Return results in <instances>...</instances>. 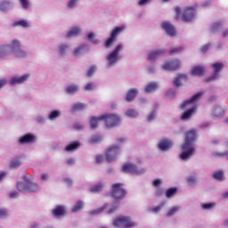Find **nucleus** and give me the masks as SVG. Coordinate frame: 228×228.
Masks as SVG:
<instances>
[{
    "mask_svg": "<svg viewBox=\"0 0 228 228\" xmlns=\"http://www.w3.org/2000/svg\"><path fill=\"white\" fill-rule=\"evenodd\" d=\"M177 211H179V207H173L167 213V216H174V215H175Z\"/></svg>",
    "mask_w": 228,
    "mask_h": 228,
    "instance_id": "37998d69",
    "label": "nucleus"
},
{
    "mask_svg": "<svg viewBox=\"0 0 228 228\" xmlns=\"http://www.w3.org/2000/svg\"><path fill=\"white\" fill-rule=\"evenodd\" d=\"M117 209H118V202H115L112 204V208H110L107 213H109V215H111V213H115V211H117Z\"/></svg>",
    "mask_w": 228,
    "mask_h": 228,
    "instance_id": "09e8293b",
    "label": "nucleus"
},
{
    "mask_svg": "<svg viewBox=\"0 0 228 228\" xmlns=\"http://www.w3.org/2000/svg\"><path fill=\"white\" fill-rule=\"evenodd\" d=\"M27 191L28 193H35L36 191H38V184L33 183H28L27 184Z\"/></svg>",
    "mask_w": 228,
    "mask_h": 228,
    "instance_id": "cd10ccee",
    "label": "nucleus"
},
{
    "mask_svg": "<svg viewBox=\"0 0 228 228\" xmlns=\"http://www.w3.org/2000/svg\"><path fill=\"white\" fill-rule=\"evenodd\" d=\"M126 114L127 115V117H131L132 118H134V117H138V112H136V110L133 109L126 110Z\"/></svg>",
    "mask_w": 228,
    "mask_h": 228,
    "instance_id": "c03bdc74",
    "label": "nucleus"
},
{
    "mask_svg": "<svg viewBox=\"0 0 228 228\" xmlns=\"http://www.w3.org/2000/svg\"><path fill=\"white\" fill-rule=\"evenodd\" d=\"M78 90H79V87L76 85L69 86L66 88L67 94H76V92H77Z\"/></svg>",
    "mask_w": 228,
    "mask_h": 228,
    "instance_id": "f704fd0d",
    "label": "nucleus"
},
{
    "mask_svg": "<svg viewBox=\"0 0 228 228\" xmlns=\"http://www.w3.org/2000/svg\"><path fill=\"white\" fill-rule=\"evenodd\" d=\"M103 188V185L102 183H97L96 185L91 187L89 189V191H91L92 193H99V191H101Z\"/></svg>",
    "mask_w": 228,
    "mask_h": 228,
    "instance_id": "473e14b6",
    "label": "nucleus"
},
{
    "mask_svg": "<svg viewBox=\"0 0 228 228\" xmlns=\"http://www.w3.org/2000/svg\"><path fill=\"white\" fill-rule=\"evenodd\" d=\"M203 209H211L213 208V203H203L202 205Z\"/></svg>",
    "mask_w": 228,
    "mask_h": 228,
    "instance_id": "4d7b16f0",
    "label": "nucleus"
},
{
    "mask_svg": "<svg viewBox=\"0 0 228 228\" xmlns=\"http://www.w3.org/2000/svg\"><path fill=\"white\" fill-rule=\"evenodd\" d=\"M12 53H13L16 58H25L26 56V52L20 49V42L19 40H13L12 45H5L0 46V60H5Z\"/></svg>",
    "mask_w": 228,
    "mask_h": 228,
    "instance_id": "f03ea898",
    "label": "nucleus"
},
{
    "mask_svg": "<svg viewBox=\"0 0 228 228\" xmlns=\"http://www.w3.org/2000/svg\"><path fill=\"white\" fill-rule=\"evenodd\" d=\"M209 47H211V44L209 43L203 45L200 49L201 53H208V51H209Z\"/></svg>",
    "mask_w": 228,
    "mask_h": 228,
    "instance_id": "864d4df0",
    "label": "nucleus"
},
{
    "mask_svg": "<svg viewBox=\"0 0 228 228\" xmlns=\"http://www.w3.org/2000/svg\"><path fill=\"white\" fill-rule=\"evenodd\" d=\"M85 206V203L81 200H78L74 208H72L73 213H77L78 211H81L83 209V207Z\"/></svg>",
    "mask_w": 228,
    "mask_h": 228,
    "instance_id": "2f4dec72",
    "label": "nucleus"
},
{
    "mask_svg": "<svg viewBox=\"0 0 228 228\" xmlns=\"http://www.w3.org/2000/svg\"><path fill=\"white\" fill-rule=\"evenodd\" d=\"M101 117L97 118V117H93L90 119V126H91V129H97V127H99V122H101L100 119Z\"/></svg>",
    "mask_w": 228,
    "mask_h": 228,
    "instance_id": "bb28decb",
    "label": "nucleus"
},
{
    "mask_svg": "<svg viewBox=\"0 0 228 228\" xmlns=\"http://www.w3.org/2000/svg\"><path fill=\"white\" fill-rule=\"evenodd\" d=\"M108 205L103 206L102 208H100L96 210H93L90 212V215H101V213H102V211H104V209H106Z\"/></svg>",
    "mask_w": 228,
    "mask_h": 228,
    "instance_id": "de8ad7c7",
    "label": "nucleus"
},
{
    "mask_svg": "<svg viewBox=\"0 0 228 228\" xmlns=\"http://www.w3.org/2000/svg\"><path fill=\"white\" fill-rule=\"evenodd\" d=\"M183 51V47H171L169 50V54H177V53H181Z\"/></svg>",
    "mask_w": 228,
    "mask_h": 228,
    "instance_id": "a18cd8bd",
    "label": "nucleus"
},
{
    "mask_svg": "<svg viewBox=\"0 0 228 228\" xmlns=\"http://www.w3.org/2000/svg\"><path fill=\"white\" fill-rule=\"evenodd\" d=\"M95 70H97V67L96 66H92L91 68H89V69L87 70V77H92V76H94Z\"/></svg>",
    "mask_w": 228,
    "mask_h": 228,
    "instance_id": "8fccbe9b",
    "label": "nucleus"
},
{
    "mask_svg": "<svg viewBox=\"0 0 228 228\" xmlns=\"http://www.w3.org/2000/svg\"><path fill=\"white\" fill-rule=\"evenodd\" d=\"M90 143H99V142H101V136L99 135H93L90 138Z\"/></svg>",
    "mask_w": 228,
    "mask_h": 228,
    "instance_id": "3c124183",
    "label": "nucleus"
},
{
    "mask_svg": "<svg viewBox=\"0 0 228 228\" xmlns=\"http://www.w3.org/2000/svg\"><path fill=\"white\" fill-rule=\"evenodd\" d=\"M138 95V89H130L126 94V102H132V101H134V98Z\"/></svg>",
    "mask_w": 228,
    "mask_h": 228,
    "instance_id": "4be33fe9",
    "label": "nucleus"
},
{
    "mask_svg": "<svg viewBox=\"0 0 228 228\" xmlns=\"http://www.w3.org/2000/svg\"><path fill=\"white\" fill-rule=\"evenodd\" d=\"M85 49H86L85 45H80L73 52L74 56H79V54H83L85 53Z\"/></svg>",
    "mask_w": 228,
    "mask_h": 228,
    "instance_id": "c9c22d12",
    "label": "nucleus"
},
{
    "mask_svg": "<svg viewBox=\"0 0 228 228\" xmlns=\"http://www.w3.org/2000/svg\"><path fill=\"white\" fill-rule=\"evenodd\" d=\"M14 26H21V28H29V24L26 20H21L19 21L14 22Z\"/></svg>",
    "mask_w": 228,
    "mask_h": 228,
    "instance_id": "a19ab883",
    "label": "nucleus"
},
{
    "mask_svg": "<svg viewBox=\"0 0 228 228\" xmlns=\"http://www.w3.org/2000/svg\"><path fill=\"white\" fill-rule=\"evenodd\" d=\"M122 186L123 184L120 183L112 185L111 195L115 200H122L127 195V191Z\"/></svg>",
    "mask_w": 228,
    "mask_h": 228,
    "instance_id": "0eeeda50",
    "label": "nucleus"
},
{
    "mask_svg": "<svg viewBox=\"0 0 228 228\" xmlns=\"http://www.w3.org/2000/svg\"><path fill=\"white\" fill-rule=\"evenodd\" d=\"M181 81H188V76H186L185 74H180L178 75V77L175 79V81L173 82V85L175 86H181Z\"/></svg>",
    "mask_w": 228,
    "mask_h": 228,
    "instance_id": "5701e85b",
    "label": "nucleus"
},
{
    "mask_svg": "<svg viewBox=\"0 0 228 228\" xmlns=\"http://www.w3.org/2000/svg\"><path fill=\"white\" fill-rule=\"evenodd\" d=\"M124 29H126V27H116L110 33V37L105 41L104 45L107 49H110L111 45L117 42V37L120 35V33H124Z\"/></svg>",
    "mask_w": 228,
    "mask_h": 228,
    "instance_id": "20e7f679",
    "label": "nucleus"
},
{
    "mask_svg": "<svg viewBox=\"0 0 228 228\" xmlns=\"http://www.w3.org/2000/svg\"><path fill=\"white\" fill-rule=\"evenodd\" d=\"M161 28L162 29H165L166 33H167L169 35V37H175L176 35V31H175V28L174 27V25H172V23L168 22V21H164L161 24Z\"/></svg>",
    "mask_w": 228,
    "mask_h": 228,
    "instance_id": "2eb2a0df",
    "label": "nucleus"
},
{
    "mask_svg": "<svg viewBox=\"0 0 228 228\" xmlns=\"http://www.w3.org/2000/svg\"><path fill=\"white\" fill-rule=\"evenodd\" d=\"M187 183L190 186H191V184H195V183H197V179L195 178V176H189L187 178Z\"/></svg>",
    "mask_w": 228,
    "mask_h": 228,
    "instance_id": "603ef678",
    "label": "nucleus"
},
{
    "mask_svg": "<svg viewBox=\"0 0 228 228\" xmlns=\"http://www.w3.org/2000/svg\"><path fill=\"white\" fill-rule=\"evenodd\" d=\"M67 49H69V45H61L60 46V53L61 54H64L65 53V51H67Z\"/></svg>",
    "mask_w": 228,
    "mask_h": 228,
    "instance_id": "5fc2aeb1",
    "label": "nucleus"
},
{
    "mask_svg": "<svg viewBox=\"0 0 228 228\" xmlns=\"http://www.w3.org/2000/svg\"><path fill=\"white\" fill-rule=\"evenodd\" d=\"M52 215H53L55 218H60V216H65V215H67V210H65L64 206L58 205L52 210Z\"/></svg>",
    "mask_w": 228,
    "mask_h": 228,
    "instance_id": "dca6fc26",
    "label": "nucleus"
},
{
    "mask_svg": "<svg viewBox=\"0 0 228 228\" xmlns=\"http://www.w3.org/2000/svg\"><path fill=\"white\" fill-rule=\"evenodd\" d=\"M76 3H77V0H70L68 4L69 8H74L76 6Z\"/></svg>",
    "mask_w": 228,
    "mask_h": 228,
    "instance_id": "e2e57ef3",
    "label": "nucleus"
},
{
    "mask_svg": "<svg viewBox=\"0 0 228 228\" xmlns=\"http://www.w3.org/2000/svg\"><path fill=\"white\" fill-rule=\"evenodd\" d=\"M81 33V28L78 27L72 28L67 33L68 38H72V37H77Z\"/></svg>",
    "mask_w": 228,
    "mask_h": 228,
    "instance_id": "393cba45",
    "label": "nucleus"
},
{
    "mask_svg": "<svg viewBox=\"0 0 228 228\" xmlns=\"http://www.w3.org/2000/svg\"><path fill=\"white\" fill-rule=\"evenodd\" d=\"M123 172L135 174L136 175H140V174H144L145 169H138V167L134 164H125L122 167Z\"/></svg>",
    "mask_w": 228,
    "mask_h": 228,
    "instance_id": "9d476101",
    "label": "nucleus"
},
{
    "mask_svg": "<svg viewBox=\"0 0 228 228\" xmlns=\"http://www.w3.org/2000/svg\"><path fill=\"white\" fill-rule=\"evenodd\" d=\"M192 76H204V67L195 66L191 69Z\"/></svg>",
    "mask_w": 228,
    "mask_h": 228,
    "instance_id": "a878e982",
    "label": "nucleus"
},
{
    "mask_svg": "<svg viewBox=\"0 0 228 228\" xmlns=\"http://www.w3.org/2000/svg\"><path fill=\"white\" fill-rule=\"evenodd\" d=\"M34 142H37V137L32 134H26L19 140V143L21 145H24V143H34Z\"/></svg>",
    "mask_w": 228,
    "mask_h": 228,
    "instance_id": "f3484780",
    "label": "nucleus"
},
{
    "mask_svg": "<svg viewBox=\"0 0 228 228\" xmlns=\"http://www.w3.org/2000/svg\"><path fill=\"white\" fill-rule=\"evenodd\" d=\"M196 112H197V107H192L182 114L181 119L189 120V118H191V117H193V113H196Z\"/></svg>",
    "mask_w": 228,
    "mask_h": 228,
    "instance_id": "aec40b11",
    "label": "nucleus"
},
{
    "mask_svg": "<svg viewBox=\"0 0 228 228\" xmlns=\"http://www.w3.org/2000/svg\"><path fill=\"white\" fill-rule=\"evenodd\" d=\"M177 193V189L175 187L169 188L166 191V197L170 199V197H174Z\"/></svg>",
    "mask_w": 228,
    "mask_h": 228,
    "instance_id": "72a5a7b5",
    "label": "nucleus"
},
{
    "mask_svg": "<svg viewBox=\"0 0 228 228\" xmlns=\"http://www.w3.org/2000/svg\"><path fill=\"white\" fill-rule=\"evenodd\" d=\"M163 208V204L162 205H159L157 207H154L151 211L152 213H159V211H161V208Z\"/></svg>",
    "mask_w": 228,
    "mask_h": 228,
    "instance_id": "13d9d810",
    "label": "nucleus"
},
{
    "mask_svg": "<svg viewBox=\"0 0 228 228\" xmlns=\"http://www.w3.org/2000/svg\"><path fill=\"white\" fill-rule=\"evenodd\" d=\"M17 190H19V191H28V184H26L22 182H18L17 183Z\"/></svg>",
    "mask_w": 228,
    "mask_h": 228,
    "instance_id": "4c0bfd02",
    "label": "nucleus"
},
{
    "mask_svg": "<svg viewBox=\"0 0 228 228\" xmlns=\"http://www.w3.org/2000/svg\"><path fill=\"white\" fill-rule=\"evenodd\" d=\"M212 69H214V73L212 77L207 78V83H210V81H215L216 79V76L220 74V71L224 69V63L222 62L213 63Z\"/></svg>",
    "mask_w": 228,
    "mask_h": 228,
    "instance_id": "f8f14e48",
    "label": "nucleus"
},
{
    "mask_svg": "<svg viewBox=\"0 0 228 228\" xmlns=\"http://www.w3.org/2000/svg\"><path fill=\"white\" fill-rule=\"evenodd\" d=\"M87 38H88V40H90L91 42H93V44H98V43H99V40L94 39V38H95V34H94V32H90V33L87 35Z\"/></svg>",
    "mask_w": 228,
    "mask_h": 228,
    "instance_id": "49530a36",
    "label": "nucleus"
},
{
    "mask_svg": "<svg viewBox=\"0 0 228 228\" xmlns=\"http://www.w3.org/2000/svg\"><path fill=\"white\" fill-rule=\"evenodd\" d=\"M29 78L28 74H25L21 77H14L11 78L10 85H22V83H25Z\"/></svg>",
    "mask_w": 228,
    "mask_h": 228,
    "instance_id": "6ab92c4d",
    "label": "nucleus"
},
{
    "mask_svg": "<svg viewBox=\"0 0 228 228\" xmlns=\"http://www.w3.org/2000/svg\"><path fill=\"white\" fill-rule=\"evenodd\" d=\"M95 159H96V163H102V161H104V156L97 155Z\"/></svg>",
    "mask_w": 228,
    "mask_h": 228,
    "instance_id": "680f3d73",
    "label": "nucleus"
},
{
    "mask_svg": "<svg viewBox=\"0 0 228 228\" xmlns=\"http://www.w3.org/2000/svg\"><path fill=\"white\" fill-rule=\"evenodd\" d=\"M10 199H17L19 197V192L17 191H13L9 194Z\"/></svg>",
    "mask_w": 228,
    "mask_h": 228,
    "instance_id": "bf43d9fd",
    "label": "nucleus"
},
{
    "mask_svg": "<svg viewBox=\"0 0 228 228\" xmlns=\"http://www.w3.org/2000/svg\"><path fill=\"white\" fill-rule=\"evenodd\" d=\"M20 165H22V161H20V157H18L11 161L10 168H19Z\"/></svg>",
    "mask_w": 228,
    "mask_h": 228,
    "instance_id": "c756f323",
    "label": "nucleus"
},
{
    "mask_svg": "<svg viewBox=\"0 0 228 228\" xmlns=\"http://www.w3.org/2000/svg\"><path fill=\"white\" fill-rule=\"evenodd\" d=\"M152 0H139L138 4L139 6H143L145 4H149Z\"/></svg>",
    "mask_w": 228,
    "mask_h": 228,
    "instance_id": "052dcab7",
    "label": "nucleus"
},
{
    "mask_svg": "<svg viewBox=\"0 0 228 228\" xmlns=\"http://www.w3.org/2000/svg\"><path fill=\"white\" fill-rule=\"evenodd\" d=\"M58 117H60V110H53L48 118L49 120H55V118H58Z\"/></svg>",
    "mask_w": 228,
    "mask_h": 228,
    "instance_id": "ea45409f",
    "label": "nucleus"
},
{
    "mask_svg": "<svg viewBox=\"0 0 228 228\" xmlns=\"http://www.w3.org/2000/svg\"><path fill=\"white\" fill-rule=\"evenodd\" d=\"M48 178H49V174H47V173H43V174L41 175V179H42V181H47Z\"/></svg>",
    "mask_w": 228,
    "mask_h": 228,
    "instance_id": "774afa93",
    "label": "nucleus"
},
{
    "mask_svg": "<svg viewBox=\"0 0 228 228\" xmlns=\"http://www.w3.org/2000/svg\"><path fill=\"white\" fill-rule=\"evenodd\" d=\"M160 185H161V180L156 179L153 181V186H155L156 188L159 187Z\"/></svg>",
    "mask_w": 228,
    "mask_h": 228,
    "instance_id": "338daca9",
    "label": "nucleus"
},
{
    "mask_svg": "<svg viewBox=\"0 0 228 228\" xmlns=\"http://www.w3.org/2000/svg\"><path fill=\"white\" fill-rule=\"evenodd\" d=\"M202 95H204V93H197L191 99L183 102L181 104L180 106L181 110H186V108H190L191 106H195V103L198 101H200V99L202 98Z\"/></svg>",
    "mask_w": 228,
    "mask_h": 228,
    "instance_id": "1a4fd4ad",
    "label": "nucleus"
},
{
    "mask_svg": "<svg viewBox=\"0 0 228 228\" xmlns=\"http://www.w3.org/2000/svg\"><path fill=\"white\" fill-rule=\"evenodd\" d=\"M163 54H165V50L163 49L151 51L148 56V60L150 61H156V60H158V58L160 56H163Z\"/></svg>",
    "mask_w": 228,
    "mask_h": 228,
    "instance_id": "a211bd4d",
    "label": "nucleus"
},
{
    "mask_svg": "<svg viewBox=\"0 0 228 228\" xmlns=\"http://www.w3.org/2000/svg\"><path fill=\"white\" fill-rule=\"evenodd\" d=\"M124 49L122 45H118L115 49L107 55V65L108 67H113V65H117L118 62V54H120V51Z\"/></svg>",
    "mask_w": 228,
    "mask_h": 228,
    "instance_id": "7ed1b4c3",
    "label": "nucleus"
},
{
    "mask_svg": "<svg viewBox=\"0 0 228 228\" xmlns=\"http://www.w3.org/2000/svg\"><path fill=\"white\" fill-rule=\"evenodd\" d=\"M64 183L68 184V186H72L74 184V182L70 178H65Z\"/></svg>",
    "mask_w": 228,
    "mask_h": 228,
    "instance_id": "0e129e2a",
    "label": "nucleus"
},
{
    "mask_svg": "<svg viewBox=\"0 0 228 228\" xmlns=\"http://www.w3.org/2000/svg\"><path fill=\"white\" fill-rule=\"evenodd\" d=\"M85 108H86V105L85 103H75L72 108H71V111H73V113H76V111H81L83 110Z\"/></svg>",
    "mask_w": 228,
    "mask_h": 228,
    "instance_id": "7c9ffc66",
    "label": "nucleus"
},
{
    "mask_svg": "<svg viewBox=\"0 0 228 228\" xmlns=\"http://www.w3.org/2000/svg\"><path fill=\"white\" fill-rule=\"evenodd\" d=\"M19 2L20 4L22 6L23 10H28V8H29V5L31 4L29 0H19Z\"/></svg>",
    "mask_w": 228,
    "mask_h": 228,
    "instance_id": "79ce46f5",
    "label": "nucleus"
},
{
    "mask_svg": "<svg viewBox=\"0 0 228 228\" xmlns=\"http://www.w3.org/2000/svg\"><path fill=\"white\" fill-rule=\"evenodd\" d=\"M4 216H8V211L4 208L0 209V218H4Z\"/></svg>",
    "mask_w": 228,
    "mask_h": 228,
    "instance_id": "6e6d98bb",
    "label": "nucleus"
},
{
    "mask_svg": "<svg viewBox=\"0 0 228 228\" xmlns=\"http://www.w3.org/2000/svg\"><path fill=\"white\" fill-rule=\"evenodd\" d=\"M100 119L105 120L107 127H115L120 124V118L115 114L103 115L100 117Z\"/></svg>",
    "mask_w": 228,
    "mask_h": 228,
    "instance_id": "6e6552de",
    "label": "nucleus"
},
{
    "mask_svg": "<svg viewBox=\"0 0 228 228\" xmlns=\"http://www.w3.org/2000/svg\"><path fill=\"white\" fill-rule=\"evenodd\" d=\"M213 177L216 181H220V182L224 181V171H217L214 173Z\"/></svg>",
    "mask_w": 228,
    "mask_h": 228,
    "instance_id": "e433bc0d",
    "label": "nucleus"
},
{
    "mask_svg": "<svg viewBox=\"0 0 228 228\" xmlns=\"http://www.w3.org/2000/svg\"><path fill=\"white\" fill-rule=\"evenodd\" d=\"M120 154V147L117 145L109 146L106 150L105 156L108 163H113L117 161V156Z\"/></svg>",
    "mask_w": 228,
    "mask_h": 228,
    "instance_id": "39448f33",
    "label": "nucleus"
},
{
    "mask_svg": "<svg viewBox=\"0 0 228 228\" xmlns=\"http://www.w3.org/2000/svg\"><path fill=\"white\" fill-rule=\"evenodd\" d=\"M195 17V9L193 7H188L184 10L182 20L183 22H191Z\"/></svg>",
    "mask_w": 228,
    "mask_h": 228,
    "instance_id": "ddd939ff",
    "label": "nucleus"
},
{
    "mask_svg": "<svg viewBox=\"0 0 228 228\" xmlns=\"http://www.w3.org/2000/svg\"><path fill=\"white\" fill-rule=\"evenodd\" d=\"M216 156H217V158H225V156H227V159H228V152L216 153Z\"/></svg>",
    "mask_w": 228,
    "mask_h": 228,
    "instance_id": "69168bd1",
    "label": "nucleus"
},
{
    "mask_svg": "<svg viewBox=\"0 0 228 228\" xmlns=\"http://www.w3.org/2000/svg\"><path fill=\"white\" fill-rule=\"evenodd\" d=\"M181 68V61L178 59L176 60H172V61H167L164 62L162 65V69L164 70H177V69Z\"/></svg>",
    "mask_w": 228,
    "mask_h": 228,
    "instance_id": "9b49d317",
    "label": "nucleus"
},
{
    "mask_svg": "<svg viewBox=\"0 0 228 228\" xmlns=\"http://www.w3.org/2000/svg\"><path fill=\"white\" fill-rule=\"evenodd\" d=\"M158 90V84L155 82H151L145 86V92L146 94H152L153 92H156Z\"/></svg>",
    "mask_w": 228,
    "mask_h": 228,
    "instance_id": "b1692460",
    "label": "nucleus"
},
{
    "mask_svg": "<svg viewBox=\"0 0 228 228\" xmlns=\"http://www.w3.org/2000/svg\"><path fill=\"white\" fill-rule=\"evenodd\" d=\"M215 117H223V115H225V111L222 107H216L214 111Z\"/></svg>",
    "mask_w": 228,
    "mask_h": 228,
    "instance_id": "58836bf2",
    "label": "nucleus"
},
{
    "mask_svg": "<svg viewBox=\"0 0 228 228\" xmlns=\"http://www.w3.org/2000/svg\"><path fill=\"white\" fill-rule=\"evenodd\" d=\"M80 145L81 142H79V141L73 142L65 147V151L67 152H74V151H77V149H79Z\"/></svg>",
    "mask_w": 228,
    "mask_h": 228,
    "instance_id": "412c9836",
    "label": "nucleus"
},
{
    "mask_svg": "<svg viewBox=\"0 0 228 228\" xmlns=\"http://www.w3.org/2000/svg\"><path fill=\"white\" fill-rule=\"evenodd\" d=\"M195 138H197V130L192 129L186 132L185 142L182 145L183 151L180 154L181 159H190L195 154L196 150L191 146L193 142H195Z\"/></svg>",
    "mask_w": 228,
    "mask_h": 228,
    "instance_id": "f257e3e1",
    "label": "nucleus"
},
{
    "mask_svg": "<svg viewBox=\"0 0 228 228\" xmlns=\"http://www.w3.org/2000/svg\"><path fill=\"white\" fill-rule=\"evenodd\" d=\"M114 225L116 227L133 228L136 227V223L131 220L129 216H120L114 220Z\"/></svg>",
    "mask_w": 228,
    "mask_h": 228,
    "instance_id": "423d86ee",
    "label": "nucleus"
},
{
    "mask_svg": "<svg viewBox=\"0 0 228 228\" xmlns=\"http://www.w3.org/2000/svg\"><path fill=\"white\" fill-rule=\"evenodd\" d=\"M174 142L168 138H163L159 143V149L163 152H167L169 149H172Z\"/></svg>",
    "mask_w": 228,
    "mask_h": 228,
    "instance_id": "4468645a",
    "label": "nucleus"
},
{
    "mask_svg": "<svg viewBox=\"0 0 228 228\" xmlns=\"http://www.w3.org/2000/svg\"><path fill=\"white\" fill-rule=\"evenodd\" d=\"M10 6H12V3L10 1L0 2V12H8Z\"/></svg>",
    "mask_w": 228,
    "mask_h": 228,
    "instance_id": "c85d7f7f",
    "label": "nucleus"
}]
</instances>
